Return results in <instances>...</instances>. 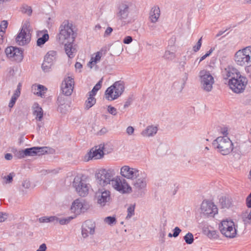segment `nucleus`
Instances as JSON below:
<instances>
[{
  "instance_id": "obj_16",
  "label": "nucleus",
  "mask_w": 251,
  "mask_h": 251,
  "mask_svg": "<svg viewBox=\"0 0 251 251\" xmlns=\"http://www.w3.org/2000/svg\"><path fill=\"white\" fill-rule=\"evenodd\" d=\"M96 198L98 204L103 206L110 199V192L105 188H99L96 193Z\"/></svg>"
},
{
  "instance_id": "obj_46",
  "label": "nucleus",
  "mask_w": 251,
  "mask_h": 251,
  "mask_svg": "<svg viewBox=\"0 0 251 251\" xmlns=\"http://www.w3.org/2000/svg\"><path fill=\"white\" fill-rule=\"evenodd\" d=\"M108 112L113 116H116L117 114V110L114 107L111 105H108L107 108Z\"/></svg>"
},
{
  "instance_id": "obj_43",
  "label": "nucleus",
  "mask_w": 251,
  "mask_h": 251,
  "mask_svg": "<svg viewBox=\"0 0 251 251\" xmlns=\"http://www.w3.org/2000/svg\"><path fill=\"white\" fill-rule=\"evenodd\" d=\"M58 173V169L42 170L41 171V174L42 175H46L48 174H56Z\"/></svg>"
},
{
  "instance_id": "obj_1",
  "label": "nucleus",
  "mask_w": 251,
  "mask_h": 251,
  "mask_svg": "<svg viewBox=\"0 0 251 251\" xmlns=\"http://www.w3.org/2000/svg\"><path fill=\"white\" fill-rule=\"evenodd\" d=\"M73 25L68 20L64 21L59 28V33L56 36L58 43H73L76 37Z\"/></svg>"
},
{
  "instance_id": "obj_11",
  "label": "nucleus",
  "mask_w": 251,
  "mask_h": 251,
  "mask_svg": "<svg viewBox=\"0 0 251 251\" xmlns=\"http://www.w3.org/2000/svg\"><path fill=\"white\" fill-rule=\"evenodd\" d=\"M73 186L80 196L85 197L88 194V184L81 177L75 176L74 179Z\"/></svg>"
},
{
  "instance_id": "obj_39",
  "label": "nucleus",
  "mask_w": 251,
  "mask_h": 251,
  "mask_svg": "<svg viewBox=\"0 0 251 251\" xmlns=\"http://www.w3.org/2000/svg\"><path fill=\"white\" fill-rule=\"evenodd\" d=\"M164 57L167 60H172L176 57L175 52L166 50L165 52Z\"/></svg>"
},
{
  "instance_id": "obj_4",
  "label": "nucleus",
  "mask_w": 251,
  "mask_h": 251,
  "mask_svg": "<svg viewBox=\"0 0 251 251\" xmlns=\"http://www.w3.org/2000/svg\"><path fill=\"white\" fill-rule=\"evenodd\" d=\"M124 90V82L121 80L116 81L106 89L104 94L105 97L108 100H114L121 96Z\"/></svg>"
},
{
  "instance_id": "obj_14",
  "label": "nucleus",
  "mask_w": 251,
  "mask_h": 251,
  "mask_svg": "<svg viewBox=\"0 0 251 251\" xmlns=\"http://www.w3.org/2000/svg\"><path fill=\"white\" fill-rule=\"evenodd\" d=\"M201 213L207 217H213L218 213V208L214 203L209 201H203L201 206Z\"/></svg>"
},
{
  "instance_id": "obj_5",
  "label": "nucleus",
  "mask_w": 251,
  "mask_h": 251,
  "mask_svg": "<svg viewBox=\"0 0 251 251\" xmlns=\"http://www.w3.org/2000/svg\"><path fill=\"white\" fill-rule=\"evenodd\" d=\"M115 172L114 169H101L96 175L98 183L102 187L109 186L114 179Z\"/></svg>"
},
{
  "instance_id": "obj_62",
  "label": "nucleus",
  "mask_w": 251,
  "mask_h": 251,
  "mask_svg": "<svg viewBox=\"0 0 251 251\" xmlns=\"http://www.w3.org/2000/svg\"><path fill=\"white\" fill-rule=\"evenodd\" d=\"M247 205L249 207H251V193L247 197Z\"/></svg>"
},
{
  "instance_id": "obj_58",
  "label": "nucleus",
  "mask_w": 251,
  "mask_h": 251,
  "mask_svg": "<svg viewBox=\"0 0 251 251\" xmlns=\"http://www.w3.org/2000/svg\"><path fill=\"white\" fill-rule=\"evenodd\" d=\"M208 236L213 238H217V235L215 231H209Z\"/></svg>"
},
{
  "instance_id": "obj_27",
  "label": "nucleus",
  "mask_w": 251,
  "mask_h": 251,
  "mask_svg": "<svg viewBox=\"0 0 251 251\" xmlns=\"http://www.w3.org/2000/svg\"><path fill=\"white\" fill-rule=\"evenodd\" d=\"M64 98L62 96H59L57 99V103L58 104V110L62 113H65L68 110L69 106L65 104Z\"/></svg>"
},
{
  "instance_id": "obj_13",
  "label": "nucleus",
  "mask_w": 251,
  "mask_h": 251,
  "mask_svg": "<svg viewBox=\"0 0 251 251\" xmlns=\"http://www.w3.org/2000/svg\"><path fill=\"white\" fill-rule=\"evenodd\" d=\"M5 52L7 57L13 61L20 62L23 59V51L21 49L10 46L5 49Z\"/></svg>"
},
{
  "instance_id": "obj_29",
  "label": "nucleus",
  "mask_w": 251,
  "mask_h": 251,
  "mask_svg": "<svg viewBox=\"0 0 251 251\" xmlns=\"http://www.w3.org/2000/svg\"><path fill=\"white\" fill-rule=\"evenodd\" d=\"M60 44L64 45V49L66 54L68 56L72 58L74 57V53L75 52V49L73 48V43H60Z\"/></svg>"
},
{
  "instance_id": "obj_57",
  "label": "nucleus",
  "mask_w": 251,
  "mask_h": 251,
  "mask_svg": "<svg viewBox=\"0 0 251 251\" xmlns=\"http://www.w3.org/2000/svg\"><path fill=\"white\" fill-rule=\"evenodd\" d=\"M4 178L6 179V180L5 181V183H11L13 180V176L11 174H10L7 176H4Z\"/></svg>"
},
{
  "instance_id": "obj_15",
  "label": "nucleus",
  "mask_w": 251,
  "mask_h": 251,
  "mask_svg": "<svg viewBox=\"0 0 251 251\" xmlns=\"http://www.w3.org/2000/svg\"><path fill=\"white\" fill-rule=\"evenodd\" d=\"M140 173L137 169L127 165L123 166L120 170V174L123 177L132 180L139 177Z\"/></svg>"
},
{
  "instance_id": "obj_6",
  "label": "nucleus",
  "mask_w": 251,
  "mask_h": 251,
  "mask_svg": "<svg viewBox=\"0 0 251 251\" xmlns=\"http://www.w3.org/2000/svg\"><path fill=\"white\" fill-rule=\"evenodd\" d=\"M179 69L181 71L184 73V75L180 81L174 83L173 87L181 92L184 88L188 79V74L192 70L193 66L191 64L187 63L185 61H181L179 64Z\"/></svg>"
},
{
  "instance_id": "obj_8",
  "label": "nucleus",
  "mask_w": 251,
  "mask_h": 251,
  "mask_svg": "<svg viewBox=\"0 0 251 251\" xmlns=\"http://www.w3.org/2000/svg\"><path fill=\"white\" fill-rule=\"evenodd\" d=\"M247 79L240 74L238 76L229 79L228 85L230 89L236 93H240L243 91L247 84Z\"/></svg>"
},
{
  "instance_id": "obj_9",
  "label": "nucleus",
  "mask_w": 251,
  "mask_h": 251,
  "mask_svg": "<svg viewBox=\"0 0 251 251\" xmlns=\"http://www.w3.org/2000/svg\"><path fill=\"white\" fill-rule=\"evenodd\" d=\"M219 229L222 234L226 237L233 238L237 234L234 223L231 220H223L219 225Z\"/></svg>"
},
{
  "instance_id": "obj_51",
  "label": "nucleus",
  "mask_w": 251,
  "mask_h": 251,
  "mask_svg": "<svg viewBox=\"0 0 251 251\" xmlns=\"http://www.w3.org/2000/svg\"><path fill=\"white\" fill-rule=\"evenodd\" d=\"M181 231V230L178 227H176L174 229V233L173 234V237L175 238L177 237Z\"/></svg>"
},
{
  "instance_id": "obj_60",
  "label": "nucleus",
  "mask_w": 251,
  "mask_h": 251,
  "mask_svg": "<svg viewBox=\"0 0 251 251\" xmlns=\"http://www.w3.org/2000/svg\"><path fill=\"white\" fill-rule=\"evenodd\" d=\"M16 100H17V99H16L15 98L12 97L11 99V100H10V102L9 103L8 106L10 108L13 107V106L14 105Z\"/></svg>"
},
{
  "instance_id": "obj_40",
  "label": "nucleus",
  "mask_w": 251,
  "mask_h": 251,
  "mask_svg": "<svg viewBox=\"0 0 251 251\" xmlns=\"http://www.w3.org/2000/svg\"><path fill=\"white\" fill-rule=\"evenodd\" d=\"M105 223L110 226H113L116 223V220L115 217L108 216L104 219Z\"/></svg>"
},
{
  "instance_id": "obj_41",
  "label": "nucleus",
  "mask_w": 251,
  "mask_h": 251,
  "mask_svg": "<svg viewBox=\"0 0 251 251\" xmlns=\"http://www.w3.org/2000/svg\"><path fill=\"white\" fill-rule=\"evenodd\" d=\"M184 239L187 244H191L194 242L193 235L189 232L184 236Z\"/></svg>"
},
{
  "instance_id": "obj_64",
  "label": "nucleus",
  "mask_w": 251,
  "mask_h": 251,
  "mask_svg": "<svg viewBox=\"0 0 251 251\" xmlns=\"http://www.w3.org/2000/svg\"><path fill=\"white\" fill-rule=\"evenodd\" d=\"M21 92L19 91V90H16L14 94L12 96L13 98H15L17 100V99L19 98V97L20 95Z\"/></svg>"
},
{
  "instance_id": "obj_28",
  "label": "nucleus",
  "mask_w": 251,
  "mask_h": 251,
  "mask_svg": "<svg viewBox=\"0 0 251 251\" xmlns=\"http://www.w3.org/2000/svg\"><path fill=\"white\" fill-rule=\"evenodd\" d=\"M157 128L152 126H148L144 130L141 134L144 137H150L154 136L157 132Z\"/></svg>"
},
{
  "instance_id": "obj_23",
  "label": "nucleus",
  "mask_w": 251,
  "mask_h": 251,
  "mask_svg": "<svg viewBox=\"0 0 251 251\" xmlns=\"http://www.w3.org/2000/svg\"><path fill=\"white\" fill-rule=\"evenodd\" d=\"M240 72L232 67L227 66L222 71V75L225 79H232L233 77L238 76Z\"/></svg>"
},
{
  "instance_id": "obj_37",
  "label": "nucleus",
  "mask_w": 251,
  "mask_h": 251,
  "mask_svg": "<svg viewBox=\"0 0 251 251\" xmlns=\"http://www.w3.org/2000/svg\"><path fill=\"white\" fill-rule=\"evenodd\" d=\"M49 36L48 34H44L42 37H40L38 39L37 41V45L41 46L44 45L49 40Z\"/></svg>"
},
{
  "instance_id": "obj_52",
  "label": "nucleus",
  "mask_w": 251,
  "mask_h": 251,
  "mask_svg": "<svg viewBox=\"0 0 251 251\" xmlns=\"http://www.w3.org/2000/svg\"><path fill=\"white\" fill-rule=\"evenodd\" d=\"M55 59L54 58H52V57H50V56H48L47 55H46V56H45L44 61L52 65L53 61Z\"/></svg>"
},
{
  "instance_id": "obj_44",
  "label": "nucleus",
  "mask_w": 251,
  "mask_h": 251,
  "mask_svg": "<svg viewBox=\"0 0 251 251\" xmlns=\"http://www.w3.org/2000/svg\"><path fill=\"white\" fill-rule=\"evenodd\" d=\"M134 205H130L127 208V215L126 217V219L130 218L134 214Z\"/></svg>"
},
{
  "instance_id": "obj_59",
  "label": "nucleus",
  "mask_w": 251,
  "mask_h": 251,
  "mask_svg": "<svg viewBox=\"0 0 251 251\" xmlns=\"http://www.w3.org/2000/svg\"><path fill=\"white\" fill-rule=\"evenodd\" d=\"M134 131V128L131 126H129L126 128V132L128 135H132Z\"/></svg>"
},
{
  "instance_id": "obj_47",
  "label": "nucleus",
  "mask_w": 251,
  "mask_h": 251,
  "mask_svg": "<svg viewBox=\"0 0 251 251\" xmlns=\"http://www.w3.org/2000/svg\"><path fill=\"white\" fill-rule=\"evenodd\" d=\"M245 51L248 56L250 63H251V46H248L244 48Z\"/></svg>"
},
{
  "instance_id": "obj_25",
  "label": "nucleus",
  "mask_w": 251,
  "mask_h": 251,
  "mask_svg": "<svg viewBox=\"0 0 251 251\" xmlns=\"http://www.w3.org/2000/svg\"><path fill=\"white\" fill-rule=\"evenodd\" d=\"M160 11L158 6H154L150 12L149 19L152 23H155L157 22L160 17Z\"/></svg>"
},
{
  "instance_id": "obj_3",
  "label": "nucleus",
  "mask_w": 251,
  "mask_h": 251,
  "mask_svg": "<svg viewBox=\"0 0 251 251\" xmlns=\"http://www.w3.org/2000/svg\"><path fill=\"white\" fill-rule=\"evenodd\" d=\"M215 148L222 155L229 154L233 150V144L227 137H218L212 143Z\"/></svg>"
},
{
  "instance_id": "obj_63",
  "label": "nucleus",
  "mask_w": 251,
  "mask_h": 251,
  "mask_svg": "<svg viewBox=\"0 0 251 251\" xmlns=\"http://www.w3.org/2000/svg\"><path fill=\"white\" fill-rule=\"evenodd\" d=\"M47 247L45 244H42L41 245L39 249L36 251H46Z\"/></svg>"
},
{
  "instance_id": "obj_35",
  "label": "nucleus",
  "mask_w": 251,
  "mask_h": 251,
  "mask_svg": "<svg viewBox=\"0 0 251 251\" xmlns=\"http://www.w3.org/2000/svg\"><path fill=\"white\" fill-rule=\"evenodd\" d=\"M102 81V78H101L93 87V89L90 92H89V95L93 97L96 95L97 91H99L101 88Z\"/></svg>"
},
{
  "instance_id": "obj_56",
  "label": "nucleus",
  "mask_w": 251,
  "mask_h": 251,
  "mask_svg": "<svg viewBox=\"0 0 251 251\" xmlns=\"http://www.w3.org/2000/svg\"><path fill=\"white\" fill-rule=\"evenodd\" d=\"M245 71L248 76L251 78V65L246 66L245 67Z\"/></svg>"
},
{
  "instance_id": "obj_18",
  "label": "nucleus",
  "mask_w": 251,
  "mask_h": 251,
  "mask_svg": "<svg viewBox=\"0 0 251 251\" xmlns=\"http://www.w3.org/2000/svg\"><path fill=\"white\" fill-rule=\"evenodd\" d=\"M74 78L71 76H68L64 79L61 85V90L65 96H70L74 89Z\"/></svg>"
},
{
  "instance_id": "obj_22",
  "label": "nucleus",
  "mask_w": 251,
  "mask_h": 251,
  "mask_svg": "<svg viewBox=\"0 0 251 251\" xmlns=\"http://www.w3.org/2000/svg\"><path fill=\"white\" fill-rule=\"evenodd\" d=\"M133 180L132 184L135 189L140 190L146 187L147 183L146 175L140 173V176Z\"/></svg>"
},
{
  "instance_id": "obj_7",
  "label": "nucleus",
  "mask_w": 251,
  "mask_h": 251,
  "mask_svg": "<svg viewBox=\"0 0 251 251\" xmlns=\"http://www.w3.org/2000/svg\"><path fill=\"white\" fill-rule=\"evenodd\" d=\"M201 89L205 92H211L213 89L214 79L208 71L201 70L199 74Z\"/></svg>"
},
{
  "instance_id": "obj_36",
  "label": "nucleus",
  "mask_w": 251,
  "mask_h": 251,
  "mask_svg": "<svg viewBox=\"0 0 251 251\" xmlns=\"http://www.w3.org/2000/svg\"><path fill=\"white\" fill-rule=\"evenodd\" d=\"M73 219L72 217H69L65 218L60 219L56 217V219L55 221V224L59 223L61 225L68 224L71 220Z\"/></svg>"
},
{
  "instance_id": "obj_17",
  "label": "nucleus",
  "mask_w": 251,
  "mask_h": 251,
  "mask_svg": "<svg viewBox=\"0 0 251 251\" xmlns=\"http://www.w3.org/2000/svg\"><path fill=\"white\" fill-rule=\"evenodd\" d=\"M96 225L95 223L91 220L85 221L81 226V234L84 238L92 235L95 233Z\"/></svg>"
},
{
  "instance_id": "obj_61",
  "label": "nucleus",
  "mask_w": 251,
  "mask_h": 251,
  "mask_svg": "<svg viewBox=\"0 0 251 251\" xmlns=\"http://www.w3.org/2000/svg\"><path fill=\"white\" fill-rule=\"evenodd\" d=\"M112 31H113V29L112 27H107L104 32V36L109 35Z\"/></svg>"
},
{
  "instance_id": "obj_45",
  "label": "nucleus",
  "mask_w": 251,
  "mask_h": 251,
  "mask_svg": "<svg viewBox=\"0 0 251 251\" xmlns=\"http://www.w3.org/2000/svg\"><path fill=\"white\" fill-rule=\"evenodd\" d=\"M52 65L47 63L45 61L43 62L42 65V70L44 72H48L50 71V69Z\"/></svg>"
},
{
  "instance_id": "obj_33",
  "label": "nucleus",
  "mask_w": 251,
  "mask_h": 251,
  "mask_svg": "<svg viewBox=\"0 0 251 251\" xmlns=\"http://www.w3.org/2000/svg\"><path fill=\"white\" fill-rule=\"evenodd\" d=\"M96 99L94 97L89 95V97L85 101V108L87 109H89L96 103Z\"/></svg>"
},
{
  "instance_id": "obj_19",
  "label": "nucleus",
  "mask_w": 251,
  "mask_h": 251,
  "mask_svg": "<svg viewBox=\"0 0 251 251\" xmlns=\"http://www.w3.org/2000/svg\"><path fill=\"white\" fill-rule=\"evenodd\" d=\"M88 208V205L82 200H75L72 203L71 210L76 214H79L81 212H84Z\"/></svg>"
},
{
  "instance_id": "obj_31",
  "label": "nucleus",
  "mask_w": 251,
  "mask_h": 251,
  "mask_svg": "<svg viewBox=\"0 0 251 251\" xmlns=\"http://www.w3.org/2000/svg\"><path fill=\"white\" fill-rule=\"evenodd\" d=\"M102 53L98 51L96 53L95 56H92L91 61L89 62L88 65L91 68H92V65L96 64L98 62L100 61Z\"/></svg>"
},
{
  "instance_id": "obj_34",
  "label": "nucleus",
  "mask_w": 251,
  "mask_h": 251,
  "mask_svg": "<svg viewBox=\"0 0 251 251\" xmlns=\"http://www.w3.org/2000/svg\"><path fill=\"white\" fill-rule=\"evenodd\" d=\"M47 89L43 85H38L37 86V90L34 92V94H36L38 96L42 97L44 94L46 93Z\"/></svg>"
},
{
  "instance_id": "obj_53",
  "label": "nucleus",
  "mask_w": 251,
  "mask_h": 251,
  "mask_svg": "<svg viewBox=\"0 0 251 251\" xmlns=\"http://www.w3.org/2000/svg\"><path fill=\"white\" fill-rule=\"evenodd\" d=\"M30 181L28 180H25L22 183V186L25 189H29L30 187Z\"/></svg>"
},
{
  "instance_id": "obj_20",
  "label": "nucleus",
  "mask_w": 251,
  "mask_h": 251,
  "mask_svg": "<svg viewBox=\"0 0 251 251\" xmlns=\"http://www.w3.org/2000/svg\"><path fill=\"white\" fill-rule=\"evenodd\" d=\"M244 50V48L238 50L234 55V61L239 66H244L249 64L248 58Z\"/></svg>"
},
{
  "instance_id": "obj_21",
  "label": "nucleus",
  "mask_w": 251,
  "mask_h": 251,
  "mask_svg": "<svg viewBox=\"0 0 251 251\" xmlns=\"http://www.w3.org/2000/svg\"><path fill=\"white\" fill-rule=\"evenodd\" d=\"M24 150L25 156L41 155L48 152V148L47 147H34L27 148Z\"/></svg>"
},
{
  "instance_id": "obj_24",
  "label": "nucleus",
  "mask_w": 251,
  "mask_h": 251,
  "mask_svg": "<svg viewBox=\"0 0 251 251\" xmlns=\"http://www.w3.org/2000/svg\"><path fill=\"white\" fill-rule=\"evenodd\" d=\"M103 149V148H102ZM103 151L102 149L100 147L99 149L95 150L92 149L88 153V158L87 160L90 159H98L101 158L103 155Z\"/></svg>"
},
{
  "instance_id": "obj_42",
  "label": "nucleus",
  "mask_w": 251,
  "mask_h": 251,
  "mask_svg": "<svg viewBox=\"0 0 251 251\" xmlns=\"http://www.w3.org/2000/svg\"><path fill=\"white\" fill-rule=\"evenodd\" d=\"M22 11L23 13L26 14L28 16H30L32 14V9L30 6L26 5H23L22 8Z\"/></svg>"
},
{
  "instance_id": "obj_50",
  "label": "nucleus",
  "mask_w": 251,
  "mask_h": 251,
  "mask_svg": "<svg viewBox=\"0 0 251 251\" xmlns=\"http://www.w3.org/2000/svg\"><path fill=\"white\" fill-rule=\"evenodd\" d=\"M16 156L18 158H23L25 157L24 153V150H22L17 151L15 154Z\"/></svg>"
},
{
  "instance_id": "obj_54",
  "label": "nucleus",
  "mask_w": 251,
  "mask_h": 251,
  "mask_svg": "<svg viewBox=\"0 0 251 251\" xmlns=\"http://www.w3.org/2000/svg\"><path fill=\"white\" fill-rule=\"evenodd\" d=\"M132 41V38L131 36H128L125 38L123 40L124 44H128Z\"/></svg>"
},
{
  "instance_id": "obj_2",
  "label": "nucleus",
  "mask_w": 251,
  "mask_h": 251,
  "mask_svg": "<svg viewBox=\"0 0 251 251\" xmlns=\"http://www.w3.org/2000/svg\"><path fill=\"white\" fill-rule=\"evenodd\" d=\"M131 4L125 2L122 3L118 7L116 13L117 19L125 24L130 23L133 20V12Z\"/></svg>"
},
{
  "instance_id": "obj_26",
  "label": "nucleus",
  "mask_w": 251,
  "mask_h": 251,
  "mask_svg": "<svg viewBox=\"0 0 251 251\" xmlns=\"http://www.w3.org/2000/svg\"><path fill=\"white\" fill-rule=\"evenodd\" d=\"M33 115L35 117V119L41 122L43 117V110L42 108L39 106V104L35 103L33 105Z\"/></svg>"
},
{
  "instance_id": "obj_32",
  "label": "nucleus",
  "mask_w": 251,
  "mask_h": 251,
  "mask_svg": "<svg viewBox=\"0 0 251 251\" xmlns=\"http://www.w3.org/2000/svg\"><path fill=\"white\" fill-rule=\"evenodd\" d=\"M122 50V45L120 43L113 44L111 46V50L114 54L119 55Z\"/></svg>"
},
{
  "instance_id": "obj_30",
  "label": "nucleus",
  "mask_w": 251,
  "mask_h": 251,
  "mask_svg": "<svg viewBox=\"0 0 251 251\" xmlns=\"http://www.w3.org/2000/svg\"><path fill=\"white\" fill-rule=\"evenodd\" d=\"M232 200L228 197L223 196L219 200V202L222 208H229L232 205Z\"/></svg>"
},
{
  "instance_id": "obj_12",
  "label": "nucleus",
  "mask_w": 251,
  "mask_h": 251,
  "mask_svg": "<svg viewBox=\"0 0 251 251\" xmlns=\"http://www.w3.org/2000/svg\"><path fill=\"white\" fill-rule=\"evenodd\" d=\"M29 24L26 22L25 23L20 32L17 35L16 41L20 46H24L28 44L30 41V35L29 29Z\"/></svg>"
},
{
  "instance_id": "obj_10",
  "label": "nucleus",
  "mask_w": 251,
  "mask_h": 251,
  "mask_svg": "<svg viewBox=\"0 0 251 251\" xmlns=\"http://www.w3.org/2000/svg\"><path fill=\"white\" fill-rule=\"evenodd\" d=\"M111 184L112 187L122 194L130 193L132 192V188L126 180L120 176L114 177Z\"/></svg>"
},
{
  "instance_id": "obj_48",
  "label": "nucleus",
  "mask_w": 251,
  "mask_h": 251,
  "mask_svg": "<svg viewBox=\"0 0 251 251\" xmlns=\"http://www.w3.org/2000/svg\"><path fill=\"white\" fill-rule=\"evenodd\" d=\"M201 37L197 43L196 45L193 47V50L195 52H197L199 51L201 46Z\"/></svg>"
},
{
  "instance_id": "obj_55",
  "label": "nucleus",
  "mask_w": 251,
  "mask_h": 251,
  "mask_svg": "<svg viewBox=\"0 0 251 251\" xmlns=\"http://www.w3.org/2000/svg\"><path fill=\"white\" fill-rule=\"evenodd\" d=\"M46 55H47L48 56H50L55 59V56L56 55V52L54 50H50L49 51Z\"/></svg>"
},
{
  "instance_id": "obj_38",
  "label": "nucleus",
  "mask_w": 251,
  "mask_h": 251,
  "mask_svg": "<svg viewBox=\"0 0 251 251\" xmlns=\"http://www.w3.org/2000/svg\"><path fill=\"white\" fill-rule=\"evenodd\" d=\"M55 219H56V217L55 216H50V217H42L39 219V221L40 223H50V222H54Z\"/></svg>"
},
{
  "instance_id": "obj_49",
  "label": "nucleus",
  "mask_w": 251,
  "mask_h": 251,
  "mask_svg": "<svg viewBox=\"0 0 251 251\" xmlns=\"http://www.w3.org/2000/svg\"><path fill=\"white\" fill-rule=\"evenodd\" d=\"M8 23L6 21H2L0 24V30L5 31V29L7 28Z\"/></svg>"
}]
</instances>
